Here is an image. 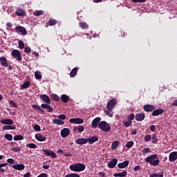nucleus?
Listing matches in <instances>:
<instances>
[{
    "label": "nucleus",
    "instance_id": "nucleus-1",
    "mask_svg": "<svg viewBox=\"0 0 177 177\" xmlns=\"http://www.w3.org/2000/svg\"><path fill=\"white\" fill-rule=\"evenodd\" d=\"M157 158H158V155L152 154V155H150L149 156H147L145 159V162H147V164H149L152 167H157V165H160V159H157Z\"/></svg>",
    "mask_w": 177,
    "mask_h": 177
},
{
    "label": "nucleus",
    "instance_id": "nucleus-2",
    "mask_svg": "<svg viewBox=\"0 0 177 177\" xmlns=\"http://www.w3.org/2000/svg\"><path fill=\"white\" fill-rule=\"evenodd\" d=\"M86 168V167L85 165L82 163H77L70 166L71 171H73V172H82V171H85Z\"/></svg>",
    "mask_w": 177,
    "mask_h": 177
},
{
    "label": "nucleus",
    "instance_id": "nucleus-3",
    "mask_svg": "<svg viewBox=\"0 0 177 177\" xmlns=\"http://www.w3.org/2000/svg\"><path fill=\"white\" fill-rule=\"evenodd\" d=\"M98 127L103 132H110L111 131V126L106 121H102L99 123Z\"/></svg>",
    "mask_w": 177,
    "mask_h": 177
},
{
    "label": "nucleus",
    "instance_id": "nucleus-4",
    "mask_svg": "<svg viewBox=\"0 0 177 177\" xmlns=\"http://www.w3.org/2000/svg\"><path fill=\"white\" fill-rule=\"evenodd\" d=\"M11 56L18 62H21V60H23V57H21V53L17 49L12 51Z\"/></svg>",
    "mask_w": 177,
    "mask_h": 177
},
{
    "label": "nucleus",
    "instance_id": "nucleus-5",
    "mask_svg": "<svg viewBox=\"0 0 177 177\" xmlns=\"http://www.w3.org/2000/svg\"><path fill=\"white\" fill-rule=\"evenodd\" d=\"M115 104H117V100L115 99H112L106 105L107 110H113L114 107L115 106Z\"/></svg>",
    "mask_w": 177,
    "mask_h": 177
},
{
    "label": "nucleus",
    "instance_id": "nucleus-6",
    "mask_svg": "<svg viewBox=\"0 0 177 177\" xmlns=\"http://www.w3.org/2000/svg\"><path fill=\"white\" fill-rule=\"evenodd\" d=\"M70 129L68 128H64L61 130L60 135L62 138H67L68 135H70Z\"/></svg>",
    "mask_w": 177,
    "mask_h": 177
},
{
    "label": "nucleus",
    "instance_id": "nucleus-7",
    "mask_svg": "<svg viewBox=\"0 0 177 177\" xmlns=\"http://www.w3.org/2000/svg\"><path fill=\"white\" fill-rule=\"evenodd\" d=\"M15 30L17 33L21 32L22 35H27V30L23 26H17Z\"/></svg>",
    "mask_w": 177,
    "mask_h": 177
},
{
    "label": "nucleus",
    "instance_id": "nucleus-8",
    "mask_svg": "<svg viewBox=\"0 0 177 177\" xmlns=\"http://www.w3.org/2000/svg\"><path fill=\"white\" fill-rule=\"evenodd\" d=\"M44 152L45 153L46 156H50L52 158H56V157H57L56 153H55L53 151L44 149Z\"/></svg>",
    "mask_w": 177,
    "mask_h": 177
},
{
    "label": "nucleus",
    "instance_id": "nucleus-9",
    "mask_svg": "<svg viewBox=\"0 0 177 177\" xmlns=\"http://www.w3.org/2000/svg\"><path fill=\"white\" fill-rule=\"evenodd\" d=\"M177 160V151L171 152L169 156V161L174 162Z\"/></svg>",
    "mask_w": 177,
    "mask_h": 177
},
{
    "label": "nucleus",
    "instance_id": "nucleus-10",
    "mask_svg": "<svg viewBox=\"0 0 177 177\" xmlns=\"http://www.w3.org/2000/svg\"><path fill=\"white\" fill-rule=\"evenodd\" d=\"M71 124H84V120L82 118H71L69 120Z\"/></svg>",
    "mask_w": 177,
    "mask_h": 177
},
{
    "label": "nucleus",
    "instance_id": "nucleus-11",
    "mask_svg": "<svg viewBox=\"0 0 177 177\" xmlns=\"http://www.w3.org/2000/svg\"><path fill=\"white\" fill-rule=\"evenodd\" d=\"M144 110L145 111H147V113H149L150 111H153V110H156V106L151 104H147L144 106Z\"/></svg>",
    "mask_w": 177,
    "mask_h": 177
},
{
    "label": "nucleus",
    "instance_id": "nucleus-12",
    "mask_svg": "<svg viewBox=\"0 0 177 177\" xmlns=\"http://www.w3.org/2000/svg\"><path fill=\"white\" fill-rule=\"evenodd\" d=\"M35 139L39 142H45L46 140V137L41 133L35 134Z\"/></svg>",
    "mask_w": 177,
    "mask_h": 177
},
{
    "label": "nucleus",
    "instance_id": "nucleus-13",
    "mask_svg": "<svg viewBox=\"0 0 177 177\" xmlns=\"http://www.w3.org/2000/svg\"><path fill=\"white\" fill-rule=\"evenodd\" d=\"M12 168L17 171H23L26 168V166L24 164H17L13 165Z\"/></svg>",
    "mask_w": 177,
    "mask_h": 177
},
{
    "label": "nucleus",
    "instance_id": "nucleus-14",
    "mask_svg": "<svg viewBox=\"0 0 177 177\" xmlns=\"http://www.w3.org/2000/svg\"><path fill=\"white\" fill-rule=\"evenodd\" d=\"M40 98L44 103H47V104H50V98L47 95H41Z\"/></svg>",
    "mask_w": 177,
    "mask_h": 177
},
{
    "label": "nucleus",
    "instance_id": "nucleus-15",
    "mask_svg": "<svg viewBox=\"0 0 177 177\" xmlns=\"http://www.w3.org/2000/svg\"><path fill=\"white\" fill-rule=\"evenodd\" d=\"M1 122L3 124V125H13L15 124L11 119H2Z\"/></svg>",
    "mask_w": 177,
    "mask_h": 177
},
{
    "label": "nucleus",
    "instance_id": "nucleus-16",
    "mask_svg": "<svg viewBox=\"0 0 177 177\" xmlns=\"http://www.w3.org/2000/svg\"><path fill=\"white\" fill-rule=\"evenodd\" d=\"M88 142V139L86 138H78L75 140V143H77V145H86V143Z\"/></svg>",
    "mask_w": 177,
    "mask_h": 177
},
{
    "label": "nucleus",
    "instance_id": "nucleus-17",
    "mask_svg": "<svg viewBox=\"0 0 177 177\" xmlns=\"http://www.w3.org/2000/svg\"><path fill=\"white\" fill-rule=\"evenodd\" d=\"M0 62L3 67H8V66H9V64H8V59L5 57H0Z\"/></svg>",
    "mask_w": 177,
    "mask_h": 177
},
{
    "label": "nucleus",
    "instance_id": "nucleus-18",
    "mask_svg": "<svg viewBox=\"0 0 177 177\" xmlns=\"http://www.w3.org/2000/svg\"><path fill=\"white\" fill-rule=\"evenodd\" d=\"M129 165V161L126 160L124 162L118 163V168H120V169H122L124 168H127V166Z\"/></svg>",
    "mask_w": 177,
    "mask_h": 177
},
{
    "label": "nucleus",
    "instance_id": "nucleus-19",
    "mask_svg": "<svg viewBox=\"0 0 177 177\" xmlns=\"http://www.w3.org/2000/svg\"><path fill=\"white\" fill-rule=\"evenodd\" d=\"M145 115L143 113H138L136 115V121H143L145 120Z\"/></svg>",
    "mask_w": 177,
    "mask_h": 177
},
{
    "label": "nucleus",
    "instance_id": "nucleus-20",
    "mask_svg": "<svg viewBox=\"0 0 177 177\" xmlns=\"http://www.w3.org/2000/svg\"><path fill=\"white\" fill-rule=\"evenodd\" d=\"M118 160L116 158L113 159L111 162H108V166L109 168H114L117 165Z\"/></svg>",
    "mask_w": 177,
    "mask_h": 177
},
{
    "label": "nucleus",
    "instance_id": "nucleus-21",
    "mask_svg": "<svg viewBox=\"0 0 177 177\" xmlns=\"http://www.w3.org/2000/svg\"><path fill=\"white\" fill-rule=\"evenodd\" d=\"M99 122H100V118H96L92 121V127L93 128H97V125L99 126Z\"/></svg>",
    "mask_w": 177,
    "mask_h": 177
},
{
    "label": "nucleus",
    "instance_id": "nucleus-22",
    "mask_svg": "<svg viewBox=\"0 0 177 177\" xmlns=\"http://www.w3.org/2000/svg\"><path fill=\"white\" fill-rule=\"evenodd\" d=\"M164 113V109H158L153 111L152 115L156 117L157 115H160V114H162Z\"/></svg>",
    "mask_w": 177,
    "mask_h": 177
},
{
    "label": "nucleus",
    "instance_id": "nucleus-23",
    "mask_svg": "<svg viewBox=\"0 0 177 177\" xmlns=\"http://www.w3.org/2000/svg\"><path fill=\"white\" fill-rule=\"evenodd\" d=\"M89 145H93L95 142H97L99 140V138L97 136H93L90 138L87 139Z\"/></svg>",
    "mask_w": 177,
    "mask_h": 177
},
{
    "label": "nucleus",
    "instance_id": "nucleus-24",
    "mask_svg": "<svg viewBox=\"0 0 177 177\" xmlns=\"http://www.w3.org/2000/svg\"><path fill=\"white\" fill-rule=\"evenodd\" d=\"M127 175H128V172H127V171H123L121 173H115L113 174L115 177H124L127 176Z\"/></svg>",
    "mask_w": 177,
    "mask_h": 177
},
{
    "label": "nucleus",
    "instance_id": "nucleus-25",
    "mask_svg": "<svg viewBox=\"0 0 177 177\" xmlns=\"http://www.w3.org/2000/svg\"><path fill=\"white\" fill-rule=\"evenodd\" d=\"M2 129H3V131L15 130V129H16V126H12L10 124L6 125V126L3 127Z\"/></svg>",
    "mask_w": 177,
    "mask_h": 177
},
{
    "label": "nucleus",
    "instance_id": "nucleus-26",
    "mask_svg": "<svg viewBox=\"0 0 177 177\" xmlns=\"http://www.w3.org/2000/svg\"><path fill=\"white\" fill-rule=\"evenodd\" d=\"M15 14L17 16H26V10L23 9H18L15 11Z\"/></svg>",
    "mask_w": 177,
    "mask_h": 177
},
{
    "label": "nucleus",
    "instance_id": "nucleus-27",
    "mask_svg": "<svg viewBox=\"0 0 177 177\" xmlns=\"http://www.w3.org/2000/svg\"><path fill=\"white\" fill-rule=\"evenodd\" d=\"M41 107H43V109H47L48 113H52V111H53V108H52V106L48 104H42Z\"/></svg>",
    "mask_w": 177,
    "mask_h": 177
},
{
    "label": "nucleus",
    "instance_id": "nucleus-28",
    "mask_svg": "<svg viewBox=\"0 0 177 177\" xmlns=\"http://www.w3.org/2000/svg\"><path fill=\"white\" fill-rule=\"evenodd\" d=\"M53 123L57 125H64V121H63L60 119H54L53 120Z\"/></svg>",
    "mask_w": 177,
    "mask_h": 177
},
{
    "label": "nucleus",
    "instance_id": "nucleus-29",
    "mask_svg": "<svg viewBox=\"0 0 177 177\" xmlns=\"http://www.w3.org/2000/svg\"><path fill=\"white\" fill-rule=\"evenodd\" d=\"M61 100H62L64 103H67V102L70 100V97L67 95H62L61 96Z\"/></svg>",
    "mask_w": 177,
    "mask_h": 177
},
{
    "label": "nucleus",
    "instance_id": "nucleus-30",
    "mask_svg": "<svg viewBox=\"0 0 177 177\" xmlns=\"http://www.w3.org/2000/svg\"><path fill=\"white\" fill-rule=\"evenodd\" d=\"M84 129H85V127H84V126L79 125L77 127H74L73 131H79V132H84Z\"/></svg>",
    "mask_w": 177,
    "mask_h": 177
},
{
    "label": "nucleus",
    "instance_id": "nucleus-31",
    "mask_svg": "<svg viewBox=\"0 0 177 177\" xmlns=\"http://www.w3.org/2000/svg\"><path fill=\"white\" fill-rule=\"evenodd\" d=\"M118 146H120V142L118 141H114L112 145H111V149L112 150H115V149H117V147H118Z\"/></svg>",
    "mask_w": 177,
    "mask_h": 177
},
{
    "label": "nucleus",
    "instance_id": "nucleus-32",
    "mask_svg": "<svg viewBox=\"0 0 177 177\" xmlns=\"http://www.w3.org/2000/svg\"><path fill=\"white\" fill-rule=\"evenodd\" d=\"M123 125H124V127H126V128H128V127H131V125H132V121L131 120H123Z\"/></svg>",
    "mask_w": 177,
    "mask_h": 177
},
{
    "label": "nucleus",
    "instance_id": "nucleus-33",
    "mask_svg": "<svg viewBox=\"0 0 177 177\" xmlns=\"http://www.w3.org/2000/svg\"><path fill=\"white\" fill-rule=\"evenodd\" d=\"M77 71H78V68H73L70 73L71 77H75Z\"/></svg>",
    "mask_w": 177,
    "mask_h": 177
},
{
    "label": "nucleus",
    "instance_id": "nucleus-34",
    "mask_svg": "<svg viewBox=\"0 0 177 177\" xmlns=\"http://www.w3.org/2000/svg\"><path fill=\"white\" fill-rule=\"evenodd\" d=\"M152 143L153 145H157L158 142V138H157V135L156 134H153V136H152Z\"/></svg>",
    "mask_w": 177,
    "mask_h": 177
},
{
    "label": "nucleus",
    "instance_id": "nucleus-35",
    "mask_svg": "<svg viewBox=\"0 0 177 177\" xmlns=\"http://www.w3.org/2000/svg\"><path fill=\"white\" fill-rule=\"evenodd\" d=\"M33 15L34 16H42V15H44V10H35Z\"/></svg>",
    "mask_w": 177,
    "mask_h": 177
},
{
    "label": "nucleus",
    "instance_id": "nucleus-36",
    "mask_svg": "<svg viewBox=\"0 0 177 177\" xmlns=\"http://www.w3.org/2000/svg\"><path fill=\"white\" fill-rule=\"evenodd\" d=\"M35 77L36 80H41L42 78V75H41V72L36 71L35 73Z\"/></svg>",
    "mask_w": 177,
    "mask_h": 177
},
{
    "label": "nucleus",
    "instance_id": "nucleus-37",
    "mask_svg": "<svg viewBox=\"0 0 177 177\" xmlns=\"http://www.w3.org/2000/svg\"><path fill=\"white\" fill-rule=\"evenodd\" d=\"M30 85H31V83H30V82H26L25 83L23 84V85L21 86V88L22 89H26V88H28V86H30Z\"/></svg>",
    "mask_w": 177,
    "mask_h": 177
},
{
    "label": "nucleus",
    "instance_id": "nucleus-38",
    "mask_svg": "<svg viewBox=\"0 0 177 177\" xmlns=\"http://www.w3.org/2000/svg\"><path fill=\"white\" fill-rule=\"evenodd\" d=\"M150 177H164V174L161 173H153L150 175Z\"/></svg>",
    "mask_w": 177,
    "mask_h": 177
},
{
    "label": "nucleus",
    "instance_id": "nucleus-39",
    "mask_svg": "<svg viewBox=\"0 0 177 177\" xmlns=\"http://www.w3.org/2000/svg\"><path fill=\"white\" fill-rule=\"evenodd\" d=\"M51 97L53 100H55V102H59V100H60V97L56 94H52Z\"/></svg>",
    "mask_w": 177,
    "mask_h": 177
},
{
    "label": "nucleus",
    "instance_id": "nucleus-40",
    "mask_svg": "<svg viewBox=\"0 0 177 177\" xmlns=\"http://www.w3.org/2000/svg\"><path fill=\"white\" fill-rule=\"evenodd\" d=\"M23 139H24V137L21 135H17L14 136V140H23Z\"/></svg>",
    "mask_w": 177,
    "mask_h": 177
},
{
    "label": "nucleus",
    "instance_id": "nucleus-41",
    "mask_svg": "<svg viewBox=\"0 0 177 177\" xmlns=\"http://www.w3.org/2000/svg\"><path fill=\"white\" fill-rule=\"evenodd\" d=\"M105 113L108 117H113V109H108Z\"/></svg>",
    "mask_w": 177,
    "mask_h": 177
},
{
    "label": "nucleus",
    "instance_id": "nucleus-42",
    "mask_svg": "<svg viewBox=\"0 0 177 177\" xmlns=\"http://www.w3.org/2000/svg\"><path fill=\"white\" fill-rule=\"evenodd\" d=\"M6 165H8V163L0 164V172H5V169H3V167H6Z\"/></svg>",
    "mask_w": 177,
    "mask_h": 177
},
{
    "label": "nucleus",
    "instance_id": "nucleus-43",
    "mask_svg": "<svg viewBox=\"0 0 177 177\" xmlns=\"http://www.w3.org/2000/svg\"><path fill=\"white\" fill-rule=\"evenodd\" d=\"M4 138H6L7 139V140H12L13 139V136H12V134H6L4 136Z\"/></svg>",
    "mask_w": 177,
    "mask_h": 177
},
{
    "label": "nucleus",
    "instance_id": "nucleus-44",
    "mask_svg": "<svg viewBox=\"0 0 177 177\" xmlns=\"http://www.w3.org/2000/svg\"><path fill=\"white\" fill-rule=\"evenodd\" d=\"M151 140V135L147 134L145 136V142H150Z\"/></svg>",
    "mask_w": 177,
    "mask_h": 177
},
{
    "label": "nucleus",
    "instance_id": "nucleus-45",
    "mask_svg": "<svg viewBox=\"0 0 177 177\" xmlns=\"http://www.w3.org/2000/svg\"><path fill=\"white\" fill-rule=\"evenodd\" d=\"M26 147H30V149H37V145L34 143L27 144Z\"/></svg>",
    "mask_w": 177,
    "mask_h": 177
},
{
    "label": "nucleus",
    "instance_id": "nucleus-46",
    "mask_svg": "<svg viewBox=\"0 0 177 177\" xmlns=\"http://www.w3.org/2000/svg\"><path fill=\"white\" fill-rule=\"evenodd\" d=\"M80 26L81 28H86V29L88 27V26L85 22H80Z\"/></svg>",
    "mask_w": 177,
    "mask_h": 177
},
{
    "label": "nucleus",
    "instance_id": "nucleus-47",
    "mask_svg": "<svg viewBox=\"0 0 177 177\" xmlns=\"http://www.w3.org/2000/svg\"><path fill=\"white\" fill-rule=\"evenodd\" d=\"M65 177H80V174H66L65 176Z\"/></svg>",
    "mask_w": 177,
    "mask_h": 177
},
{
    "label": "nucleus",
    "instance_id": "nucleus-48",
    "mask_svg": "<svg viewBox=\"0 0 177 177\" xmlns=\"http://www.w3.org/2000/svg\"><path fill=\"white\" fill-rule=\"evenodd\" d=\"M57 24V21L55 19H50L49 21V25L50 26H55V24Z\"/></svg>",
    "mask_w": 177,
    "mask_h": 177
},
{
    "label": "nucleus",
    "instance_id": "nucleus-49",
    "mask_svg": "<svg viewBox=\"0 0 177 177\" xmlns=\"http://www.w3.org/2000/svg\"><path fill=\"white\" fill-rule=\"evenodd\" d=\"M127 147H128V149H131V147H132V146H133V141H129L127 145H126Z\"/></svg>",
    "mask_w": 177,
    "mask_h": 177
},
{
    "label": "nucleus",
    "instance_id": "nucleus-50",
    "mask_svg": "<svg viewBox=\"0 0 177 177\" xmlns=\"http://www.w3.org/2000/svg\"><path fill=\"white\" fill-rule=\"evenodd\" d=\"M19 49H24V42L23 41H19Z\"/></svg>",
    "mask_w": 177,
    "mask_h": 177
},
{
    "label": "nucleus",
    "instance_id": "nucleus-51",
    "mask_svg": "<svg viewBox=\"0 0 177 177\" xmlns=\"http://www.w3.org/2000/svg\"><path fill=\"white\" fill-rule=\"evenodd\" d=\"M128 120L129 121H133V120H135V114L131 113L130 115H129Z\"/></svg>",
    "mask_w": 177,
    "mask_h": 177
},
{
    "label": "nucleus",
    "instance_id": "nucleus-52",
    "mask_svg": "<svg viewBox=\"0 0 177 177\" xmlns=\"http://www.w3.org/2000/svg\"><path fill=\"white\" fill-rule=\"evenodd\" d=\"M57 118H59V120H66V116L64 114H61L57 116Z\"/></svg>",
    "mask_w": 177,
    "mask_h": 177
},
{
    "label": "nucleus",
    "instance_id": "nucleus-53",
    "mask_svg": "<svg viewBox=\"0 0 177 177\" xmlns=\"http://www.w3.org/2000/svg\"><path fill=\"white\" fill-rule=\"evenodd\" d=\"M12 151H15V153H19L21 150L20 147H15V148H12L11 149Z\"/></svg>",
    "mask_w": 177,
    "mask_h": 177
},
{
    "label": "nucleus",
    "instance_id": "nucleus-54",
    "mask_svg": "<svg viewBox=\"0 0 177 177\" xmlns=\"http://www.w3.org/2000/svg\"><path fill=\"white\" fill-rule=\"evenodd\" d=\"M147 153H150V148L147 147V148H145L142 150V153L143 154H146Z\"/></svg>",
    "mask_w": 177,
    "mask_h": 177
},
{
    "label": "nucleus",
    "instance_id": "nucleus-55",
    "mask_svg": "<svg viewBox=\"0 0 177 177\" xmlns=\"http://www.w3.org/2000/svg\"><path fill=\"white\" fill-rule=\"evenodd\" d=\"M25 53H30L31 52V48L26 47L24 49Z\"/></svg>",
    "mask_w": 177,
    "mask_h": 177
},
{
    "label": "nucleus",
    "instance_id": "nucleus-56",
    "mask_svg": "<svg viewBox=\"0 0 177 177\" xmlns=\"http://www.w3.org/2000/svg\"><path fill=\"white\" fill-rule=\"evenodd\" d=\"M34 129H35V131H41V127H39V125H38V124H35V126H34Z\"/></svg>",
    "mask_w": 177,
    "mask_h": 177
},
{
    "label": "nucleus",
    "instance_id": "nucleus-57",
    "mask_svg": "<svg viewBox=\"0 0 177 177\" xmlns=\"http://www.w3.org/2000/svg\"><path fill=\"white\" fill-rule=\"evenodd\" d=\"M7 162L9 164H14L15 163V160L13 158H8L7 160Z\"/></svg>",
    "mask_w": 177,
    "mask_h": 177
},
{
    "label": "nucleus",
    "instance_id": "nucleus-58",
    "mask_svg": "<svg viewBox=\"0 0 177 177\" xmlns=\"http://www.w3.org/2000/svg\"><path fill=\"white\" fill-rule=\"evenodd\" d=\"M149 129L150 131H151V132H154V131H156V126L154 125L150 126Z\"/></svg>",
    "mask_w": 177,
    "mask_h": 177
},
{
    "label": "nucleus",
    "instance_id": "nucleus-59",
    "mask_svg": "<svg viewBox=\"0 0 177 177\" xmlns=\"http://www.w3.org/2000/svg\"><path fill=\"white\" fill-rule=\"evenodd\" d=\"M140 169H142V167H140V166H136L133 168V171H140Z\"/></svg>",
    "mask_w": 177,
    "mask_h": 177
},
{
    "label": "nucleus",
    "instance_id": "nucleus-60",
    "mask_svg": "<svg viewBox=\"0 0 177 177\" xmlns=\"http://www.w3.org/2000/svg\"><path fill=\"white\" fill-rule=\"evenodd\" d=\"M10 104L11 106H13V107H17V104L16 103H15V102H13V101H10Z\"/></svg>",
    "mask_w": 177,
    "mask_h": 177
},
{
    "label": "nucleus",
    "instance_id": "nucleus-61",
    "mask_svg": "<svg viewBox=\"0 0 177 177\" xmlns=\"http://www.w3.org/2000/svg\"><path fill=\"white\" fill-rule=\"evenodd\" d=\"M132 1L137 3L138 2H140V3L146 2V0H132Z\"/></svg>",
    "mask_w": 177,
    "mask_h": 177
},
{
    "label": "nucleus",
    "instance_id": "nucleus-62",
    "mask_svg": "<svg viewBox=\"0 0 177 177\" xmlns=\"http://www.w3.org/2000/svg\"><path fill=\"white\" fill-rule=\"evenodd\" d=\"M32 108L36 109V110H41V106H39V105H33Z\"/></svg>",
    "mask_w": 177,
    "mask_h": 177
},
{
    "label": "nucleus",
    "instance_id": "nucleus-63",
    "mask_svg": "<svg viewBox=\"0 0 177 177\" xmlns=\"http://www.w3.org/2000/svg\"><path fill=\"white\" fill-rule=\"evenodd\" d=\"M73 155H71V152H66L64 153L65 157H72Z\"/></svg>",
    "mask_w": 177,
    "mask_h": 177
},
{
    "label": "nucleus",
    "instance_id": "nucleus-64",
    "mask_svg": "<svg viewBox=\"0 0 177 177\" xmlns=\"http://www.w3.org/2000/svg\"><path fill=\"white\" fill-rule=\"evenodd\" d=\"M31 176V173L28 172L24 174V177H30Z\"/></svg>",
    "mask_w": 177,
    "mask_h": 177
}]
</instances>
